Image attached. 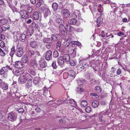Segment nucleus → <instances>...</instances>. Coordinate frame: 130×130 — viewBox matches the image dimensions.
<instances>
[{
	"mask_svg": "<svg viewBox=\"0 0 130 130\" xmlns=\"http://www.w3.org/2000/svg\"><path fill=\"white\" fill-rule=\"evenodd\" d=\"M29 78H31V75L28 73H25L23 75H21L18 79L19 83L20 84L25 83Z\"/></svg>",
	"mask_w": 130,
	"mask_h": 130,
	"instance_id": "f257e3e1",
	"label": "nucleus"
},
{
	"mask_svg": "<svg viewBox=\"0 0 130 130\" xmlns=\"http://www.w3.org/2000/svg\"><path fill=\"white\" fill-rule=\"evenodd\" d=\"M23 48L21 47H17L15 52V55L19 57H21L23 55Z\"/></svg>",
	"mask_w": 130,
	"mask_h": 130,
	"instance_id": "f03ea898",
	"label": "nucleus"
},
{
	"mask_svg": "<svg viewBox=\"0 0 130 130\" xmlns=\"http://www.w3.org/2000/svg\"><path fill=\"white\" fill-rule=\"evenodd\" d=\"M45 56V59L47 60H50L52 59V53L51 50H48L44 54Z\"/></svg>",
	"mask_w": 130,
	"mask_h": 130,
	"instance_id": "7ed1b4c3",
	"label": "nucleus"
},
{
	"mask_svg": "<svg viewBox=\"0 0 130 130\" xmlns=\"http://www.w3.org/2000/svg\"><path fill=\"white\" fill-rule=\"evenodd\" d=\"M19 13L22 18L26 19L28 18L29 15L26 10H22L20 11Z\"/></svg>",
	"mask_w": 130,
	"mask_h": 130,
	"instance_id": "20e7f679",
	"label": "nucleus"
},
{
	"mask_svg": "<svg viewBox=\"0 0 130 130\" xmlns=\"http://www.w3.org/2000/svg\"><path fill=\"white\" fill-rule=\"evenodd\" d=\"M17 117L14 113L10 112L8 114L7 119L8 120L12 122L16 120Z\"/></svg>",
	"mask_w": 130,
	"mask_h": 130,
	"instance_id": "39448f33",
	"label": "nucleus"
},
{
	"mask_svg": "<svg viewBox=\"0 0 130 130\" xmlns=\"http://www.w3.org/2000/svg\"><path fill=\"white\" fill-rule=\"evenodd\" d=\"M61 13V14L64 18H67L70 15L69 11L67 9H64L62 10Z\"/></svg>",
	"mask_w": 130,
	"mask_h": 130,
	"instance_id": "423d86ee",
	"label": "nucleus"
},
{
	"mask_svg": "<svg viewBox=\"0 0 130 130\" xmlns=\"http://www.w3.org/2000/svg\"><path fill=\"white\" fill-rule=\"evenodd\" d=\"M39 64L42 68H45L47 66V63L45 59L43 58L41 59L39 61Z\"/></svg>",
	"mask_w": 130,
	"mask_h": 130,
	"instance_id": "0eeeda50",
	"label": "nucleus"
},
{
	"mask_svg": "<svg viewBox=\"0 0 130 130\" xmlns=\"http://www.w3.org/2000/svg\"><path fill=\"white\" fill-rule=\"evenodd\" d=\"M30 65L36 69L39 70V66L37 63L36 62L35 60H31L30 62Z\"/></svg>",
	"mask_w": 130,
	"mask_h": 130,
	"instance_id": "6e6552de",
	"label": "nucleus"
},
{
	"mask_svg": "<svg viewBox=\"0 0 130 130\" xmlns=\"http://www.w3.org/2000/svg\"><path fill=\"white\" fill-rule=\"evenodd\" d=\"M13 66L17 68L21 69L23 67V64L22 62L19 61H16L15 63L13 64Z\"/></svg>",
	"mask_w": 130,
	"mask_h": 130,
	"instance_id": "1a4fd4ad",
	"label": "nucleus"
},
{
	"mask_svg": "<svg viewBox=\"0 0 130 130\" xmlns=\"http://www.w3.org/2000/svg\"><path fill=\"white\" fill-rule=\"evenodd\" d=\"M32 77L31 76V78H29L28 80L27 83L26 84V87L27 88H30L32 86Z\"/></svg>",
	"mask_w": 130,
	"mask_h": 130,
	"instance_id": "9d476101",
	"label": "nucleus"
},
{
	"mask_svg": "<svg viewBox=\"0 0 130 130\" xmlns=\"http://www.w3.org/2000/svg\"><path fill=\"white\" fill-rule=\"evenodd\" d=\"M44 16L45 18H46L48 16L50 15L51 14V12L48 8H45L44 10Z\"/></svg>",
	"mask_w": 130,
	"mask_h": 130,
	"instance_id": "9b49d317",
	"label": "nucleus"
},
{
	"mask_svg": "<svg viewBox=\"0 0 130 130\" xmlns=\"http://www.w3.org/2000/svg\"><path fill=\"white\" fill-rule=\"evenodd\" d=\"M64 57L63 56L60 57L58 59V63L59 65L62 66L64 64Z\"/></svg>",
	"mask_w": 130,
	"mask_h": 130,
	"instance_id": "f8f14e48",
	"label": "nucleus"
},
{
	"mask_svg": "<svg viewBox=\"0 0 130 130\" xmlns=\"http://www.w3.org/2000/svg\"><path fill=\"white\" fill-rule=\"evenodd\" d=\"M88 65V64L86 62H84L82 63H80L78 67V68L79 69H81L84 70L87 68Z\"/></svg>",
	"mask_w": 130,
	"mask_h": 130,
	"instance_id": "ddd939ff",
	"label": "nucleus"
},
{
	"mask_svg": "<svg viewBox=\"0 0 130 130\" xmlns=\"http://www.w3.org/2000/svg\"><path fill=\"white\" fill-rule=\"evenodd\" d=\"M68 73L69 76L70 77H72V79H73L75 77L76 74L74 71L70 70L68 72Z\"/></svg>",
	"mask_w": 130,
	"mask_h": 130,
	"instance_id": "4468645a",
	"label": "nucleus"
},
{
	"mask_svg": "<svg viewBox=\"0 0 130 130\" xmlns=\"http://www.w3.org/2000/svg\"><path fill=\"white\" fill-rule=\"evenodd\" d=\"M28 59L27 56L26 55H24L21 59V61L22 62L24 63H26L28 61Z\"/></svg>",
	"mask_w": 130,
	"mask_h": 130,
	"instance_id": "2eb2a0df",
	"label": "nucleus"
},
{
	"mask_svg": "<svg viewBox=\"0 0 130 130\" xmlns=\"http://www.w3.org/2000/svg\"><path fill=\"white\" fill-rule=\"evenodd\" d=\"M102 22V19L101 17H99L97 20V23L98 27H100Z\"/></svg>",
	"mask_w": 130,
	"mask_h": 130,
	"instance_id": "dca6fc26",
	"label": "nucleus"
},
{
	"mask_svg": "<svg viewBox=\"0 0 130 130\" xmlns=\"http://www.w3.org/2000/svg\"><path fill=\"white\" fill-rule=\"evenodd\" d=\"M58 7V4L56 3H54L52 5V9L54 11H56L57 10Z\"/></svg>",
	"mask_w": 130,
	"mask_h": 130,
	"instance_id": "f3484780",
	"label": "nucleus"
},
{
	"mask_svg": "<svg viewBox=\"0 0 130 130\" xmlns=\"http://www.w3.org/2000/svg\"><path fill=\"white\" fill-rule=\"evenodd\" d=\"M39 13L37 11H35L33 14V18L35 20H37L39 19Z\"/></svg>",
	"mask_w": 130,
	"mask_h": 130,
	"instance_id": "a211bd4d",
	"label": "nucleus"
},
{
	"mask_svg": "<svg viewBox=\"0 0 130 130\" xmlns=\"http://www.w3.org/2000/svg\"><path fill=\"white\" fill-rule=\"evenodd\" d=\"M68 23L71 25H75L76 23L77 22V21L76 20L74 19H70L68 21Z\"/></svg>",
	"mask_w": 130,
	"mask_h": 130,
	"instance_id": "6ab92c4d",
	"label": "nucleus"
},
{
	"mask_svg": "<svg viewBox=\"0 0 130 130\" xmlns=\"http://www.w3.org/2000/svg\"><path fill=\"white\" fill-rule=\"evenodd\" d=\"M20 40L24 42L26 41V35L24 34H22L20 36Z\"/></svg>",
	"mask_w": 130,
	"mask_h": 130,
	"instance_id": "aec40b11",
	"label": "nucleus"
},
{
	"mask_svg": "<svg viewBox=\"0 0 130 130\" xmlns=\"http://www.w3.org/2000/svg\"><path fill=\"white\" fill-rule=\"evenodd\" d=\"M99 104V102L98 101H95L92 103V106L93 108H96L98 106Z\"/></svg>",
	"mask_w": 130,
	"mask_h": 130,
	"instance_id": "412c9836",
	"label": "nucleus"
},
{
	"mask_svg": "<svg viewBox=\"0 0 130 130\" xmlns=\"http://www.w3.org/2000/svg\"><path fill=\"white\" fill-rule=\"evenodd\" d=\"M64 60H65L67 62H69L70 60V57L68 54L65 55L63 56Z\"/></svg>",
	"mask_w": 130,
	"mask_h": 130,
	"instance_id": "4be33fe9",
	"label": "nucleus"
},
{
	"mask_svg": "<svg viewBox=\"0 0 130 130\" xmlns=\"http://www.w3.org/2000/svg\"><path fill=\"white\" fill-rule=\"evenodd\" d=\"M87 105L88 103L87 101L85 100L83 101L81 103V105L82 107H85Z\"/></svg>",
	"mask_w": 130,
	"mask_h": 130,
	"instance_id": "5701e85b",
	"label": "nucleus"
},
{
	"mask_svg": "<svg viewBox=\"0 0 130 130\" xmlns=\"http://www.w3.org/2000/svg\"><path fill=\"white\" fill-rule=\"evenodd\" d=\"M38 52L32 50H29L28 52V54L29 56H31L32 55L35 54Z\"/></svg>",
	"mask_w": 130,
	"mask_h": 130,
	"instance_id": "b1692460",
	"label": "nucleus"
},
{
	"mask_svg": "<svg viewBox=\"0 0 130 130\" xmlns=\"http://www.w3.org/2000/svg\"><path fill=\"white\" fill-rule=\"evenodd\" d=\"M30 45L32 48H35L37 45V42L36 41H32L30 43Z\"/></svg>",
	"mask_w": 130,
	"mask_h": 130,
	"instance_id": "393cba45",
	"label": "nucleus"
},
{
	"mask_svg": "<svg viewBox=\"0 0 130 130\" xmlns=\"http://www.w3.org/2000/svg\"><path fill=\"white\" fill-rule=\"evenodd\" d=\"M40 82V80L39 78L37 77H36L34 78L33 82L34 84L37 85L39 84Z\"/></svg>",
	"mask_w": 130,
	"mask_h": 130,
	"instance_id": "a878e982",
	"label": "nucleus"
},
{
	"mask_svg": "<svg viewBox=\"0 0 130 130\" xmlns=\"http://www.w3.org/2000/svg\"><path fill=\"white\" fill-rule=\"evenodd\" d=\"M28 72L34 76L36 75V73L33 69L29 68L28 69Z\"/></svg>",
	"mask_w": 130,
	"mask_h": 130,
	"instance_id": "bb28decb",
	"label": "nucleus"
},
{
	"mask_svg": "<svg viewBox=\"0 0 130 130\" xmlns=\"http://www.w3.org/2000/svg\"><path fill=\"white\" fill-rule=\"evenodd\" d=\"M99 120L102 122H105V120L103 118V115L102 114H100L99 115Z\"/></svg>",
	"mask_w": 130,
	"mask_h": 130,
	"instance_id": "cd10ccee",
	"label": "nucleus"
},
{
	"mask_svg": "<svg viewBox=\"0 0 130 130\" xmlns=\"http://www.w3.org/2000/svg\"><path fill=\"white\" fill-rule=\"evenodd\" d=\"M2 89L4 90H6L8 88V86L7 84L4 83H3L2 86Z\"/></svg>",
	"mask_w": 130,
	"mask_h": 130,
	"instance_id": "c85d7f7f",
	"label": "nucleus"
},
{
	"mask_svg": "<svg viewBox=\"0 0 130 130\" xmlns=\"http://www.w3.org/2000/svg\"><path fill=\"white\" fill-rule=\"evenodd\" d=\"M56 23L59 24H62V22L63 21V20L61 19L60 18H57L56 20Z\"/></svg>",
	"mask_w": 130,
	"mask_h": 130,
	"instance_id": "c756f323",
	"label": "nucleus"
},
{
	"mask_svg": "<svg viewBox=\"0 0 130 130\" xmlns=\"http://www.w3.org/2000/svg\"><path fill=\"white\" fill-rule=\"evenodd\" d=\"M5 74L8 72V70L10 69V67L8 66H7L3 68Z\"/></svg>",
	"mask_w": 130,
	"mask_h": 130,
	"instance_id": "7c9ffc66",
	"label": "nucleus"
},
{
	"mask_svg": "<svg viewBox=\"0 0 130 130\" xmlns=\"http://www.w3.org/2000/svg\"><path fill=\"white\" fill-rule=\"evenodd\" d=\"M52 40L51 38H45L44 39L43 42L45 43H48L51 42Z\"/></svg>",
	"mask_w": 130,
	"mask_h": 130,
	"instance_id": "2f4dec72",
	"label": "nucleus"
},
{
	"mask_svg": "<svg viewBox=\"0 0 130 130\" xmlns=\"http://www.w3.org/2000/svg\"><path fill=\"white\" fill-rule=\"evenodd\" d=\"M51 38L52 40L56 41L58 40V36L55 34L52 35Z\"/></svg>",
	"mask_w": 130,
	"mask_h": 130,
	"instance_id": "473e14b6",
	"label": "nucleus"
},
{
	"mask_svg": "<svg viewBox=\"0 0 130 130\" xmlns=\"http://www.w3.org/2000/svg\"><path fill=\"white\" fill-rule=\"evenodd\" d=\"M7 20L5 19L0 20V23L4 25L7 23Z\"/></svg>",
	"mask_w": 130,
	"mask_h": 130,
	"instance_id": "72a5a7b5",
	"label": "nucleus"
},
{
	"mask_svg": "<svg viewBox=\"0 0 130 130\" xmlns=\"http://www.w3.org/2000/svg\"><path fill=\"white\" fill-rule=\"evenodd\" d=\"M85 110L87 113H89L91 111V108L90 107L87 106L86 107Z\"/></svg>",
	"mask_w": 130,
	"mask_h": 130,
	"instance_id": "f704fd0d",
	"label": "nucleus"
},
{
	"mask_svg": "<svg viewBox=\"0 0 130 130\" xmlns=\"http://www.w3.org/2000/svg\"><path fill=\"white\" fill-rule=\"evenodd\" d=\"M73 27L71 26H69L68 27H65V29L68 32H70L72 30Z\"/></svg>",
	"mask_w": 130,
	"mask_h": 130,
	"instance_id": "c9c22d12",
	"label": "nucleus"
},
{
	"mask_svg": "<svg viewBox=\"0 0 130 130\" xmlns=\"http://www.w3.org/2000/svg\"><path fill=\"white\" fill-rule=\"evenodd\" d=\"M71 42V44H75L78 46L80 45L81 44L80 42L77 41H72Z\"/></svg>",
	"mask_w": 130,
	"mask_h": 130,
	"instance_id": "e433bc0d",
	"label": "nucleus"
},
{
	"mask_svg": "<svg viewBox=\"0 0 130 130\" xmlns=\"http://www.w3.org/2000/svg\"><path fill=\"white\" fill-rule=\"evenodd\" d=\"M59 56V54L58 52L56 51H54L53 52V56L54 58L57 57Z\"/></svg>",
	"mask_w": 130,
	"mask_h": 130,
	"instance_id": "4c0bfd02",
	"label": "nucleus"
},
{
	"mask_svg": "<svg viewBox=\"0 0 130 130\" xmlns=\"http://www.w3.org/2000/svg\"><path fill=\"white\" fill-rule=\"evenodd\" d=\"M70 64L71 66H74L76 65V62L72 60H70Z\"/></svg>",
	"mask_w": 130,
	"mask_h": 130,
	"instance_id": "58836bf2",
	"label": "nucleus"
},
{
	"mask_svg": "<svg viewBox=\"0 0 130 130\" xmlns=\"http://www.w3.org/2000/svg\"><path fill=\"white\" fill-rule=\"evenodd\" d=\"M95 90L98 92H100L101 91V88L99 86H96Z\"/></svg>",
	"mask_w": 130,
	"mask_h": 130,
	"instance_id": "ea45409f",
	"label": "nucleus"
},
{
	"mask_svg": "<svg viewBox=\"0 0 130 130\" xmlns=\"http://www.w3.org/2000/svg\"><path fill=\"white\" fill-rule=\"evenodd\" d=\"M69 76V74L67 72H64L63 74V77L65 79H67Z\"/></svg>",
	"mask_w": 130,
	"mask_h": 130,
	"instance_id": "a19ab883",
	"label": "nucleus"
},
{
	"mask_svg": "<svg viewBox=\"0 0 130 130\" xmlns=\"http://www.w3.org/2000/svg\"><path fill=\"white\" fill-rule=\"evenodd\" d=\"M77 91L78 93H81L83 92L84 90L83 89L80 87H78L77 89Z\"/></svg>",
	"mask_w": 130,
	"mask_h": 130,
	"instance_id": "79ce46f5",
	"label": "nucleus"
},
{
	"mask_svg": "<svg viewBox=\"0 0 130 130\" xmlns=\"http://www.w3.org/2000/svg\"><path fill=\"white\" fill-rule=\"evenodd\" d=\"M68 103L74 105H75L76 104V102L73 99H70V100L69 101Z\"/></svg>",
	"mask_w": 130,
	"mask_h": 130,
	"instance_id": "37998d69",
	"label": "nucleus"
},
{
	"mask_svg": "<svg viewBox=\"0 0 130 130\" xmlns=\"http://www.w3.org/2000/svg\"><path fill=\"white\" fill-rule=\"evenodd\" d=\"M5 55V53L4 51L0 48V55L4 56Z\"/></svg>",
	"mask_w": 130,
	"mask_h": 130,
	"instance_id": "c03bdc74",
	"label": "nucleus"
},
{
	"mask_svg": "<svg viewBox=\"0 0 130 130\" xmlns=\"http://www.w3.org/2000/svg\"><path fill=\"white\" fill-rule=\"evenodd\" d=\"M0 46L2 48H3L5 46V43L2 41H0Z\"/></svg>",
	"mask_w": 130,
	"mask_h": 130,
	"instance_id": "a18cd8bd",
	"label": "nucleus"
},
{
	"mask_svg": "<svg viewBox=\"0 0 130 130\" xmlns=\"http://www.w3.org/2000/svg\"><path fill=\"white\" fill-rule=\"evenodd\" d=\"M60 32L61 33V34L62 35H64L65 34V30L64 29V28L61 29H60Z\"/></svg>",
	"mask_w": 130,
	"mask_h": 130,
	"instance_id": "49530a36",
	"label": "nucleus"
},
{
	"mask_svg": "<svg viewBox=\"0 0 130 130\" xmlns=\"http://www.w3.org/2000/svg\"><path fill=\"white\" fill-rule=\"evenodd\" d=\"M62 101L61 100H59L55 102V103L57 105H59L62 103Z\"/></svg>",
	"mask_w": 130,
	"mask_h": 130,
	"instance_id": "de8ad7c7",
	"label": "nucleus"
},
{
	"mask_svg": "<svg viewBox=\"0 0 130 130\" xmlns=\"http://www.w3.org/2000/svg\"><path fill=\"white\" fill-rule=\"evenodd\" d=\"M6 29L5 27H1L0 25V31L2 32L3 31H5L6 30Z\"/></svg>",
	"mask_w": 130,
	"mask_h": 130,
	"instance_id": "09e8293b",
	"label": "nucleus"
},
{
	"mask_svg": "<svg viewBox=\"0 0 130 130\" xmlns=\"http://www.w3.org/2000/svg\"><path fill=\"white\" fill-rule=\"evenodd\" d=\"M15 76H19L21 75V73H20V71H16L15 72Z\"/></svg>",
	"mask_w": 130,
	"mask_h": 130,
	"instance_id": "8fccbe9b",
	"label": "nucleus"
},
{
	"mask_svg": "<svg viewBox=\"0 0 130 130\" xmlns=\"http://www.w3.org/2000/svg\"><path fill=\"white\" fill-rule=\"evenodd\" d=\"M52 66L54 69L56 68L57 66L56 64V61H54L52 63Z\"/></svg>",
	"mask_w": 130,
	"mask_h": 130,
	"instance_id": "3c124183",
	"label": "nucleus"
},
{
	"mask_svg": "<svg viewBox=\"0 0 130 130\" xmlns=\"http://www.w3.org/2000/svg\"><path fill=\"white\" fill-rule=\"evenodd\" d=\"M59 122L61 124L64 123H65V120L63 119H61L59 120Z\"/></svg>",
	"mask_w": 130,
	"mask_h": 130,
	"instance_id": "603ef678",
	"label": "nucleus"
},
{
	"mask_svg": "<svg viewBox=\"0 0 130 130\" xmlns=\"http://www.w3.org/2000/svg\"><path fill=\"white\" fill-rule=\"evenodd\" d=\"M121 72L122 71L121 69L120 68H119L117 70V74L118 75H119L121 73Z\"/></svg>",
	"mask_w": 130,
	"mask_h": 130,
	"instance_id": "864d4df0",
	"label": "nucleus"
},
{
	"mask_svg": "<svg viewBox=\"0 0 130 130\" xmlns=\"http://www.w3.org/2000/svg\"><path fill=\"white\" fill-rule=\"evenodd\" d=\"M86 78L88 79H89L90 78V76L89 75V74L88 73H87V74H86L85 75Z\"/></svg>",
	"mask_w": 130,
	"mask_h": 130,
	"instance_id": "5fc2aeb1",
	"label": "nucleus"
},
{
	"mask_svg": "<svg viewBox=\"0 0 130 130\" xmlns=\"http://www.w3.org/2000/svg\"><path fill=\"white\" fill-rule=\"evenodd\" d=\"M18 113H23L24 111V110L22 108H21L19 109L18 110Z\"/></svg>",
	"mask_w": 130,
	"mask_h": 130,
	"instance_id": "6e6d98bb",
	"label": "nucleus"
},
{
	"mask_svg": "<svg viewBox=\"0 0 130 130\" xmlns=\"http://www.w3.org/2000/svg\"><path fill=\"white\" fill-rule=\"evenodd\" d=\"M15 47L14 46H13L11 48V51L14 52L15 53L16 52V50H15Z\"/></svg>",
	"mask_w": 130,
	"mask_h": 130,
	"instance_id": "4d7b16f0",
	"label": "nucleus"
},
{
	"mask_svg": "<svg viewBox=\"0 0 130 130\" xmlns=\"http://www.w3.org/2000/svg\"><path fill=\"white\" fill-rule=\"evenodd\" d=\"M117 35L119 36H123L124 35V34L121 32H119L117 33Z\"/></svg>",
	"mask_w": 130,
	"mask_h": 130,
	"instance_id": "13d9d810",
	"label": "nucleus"
},
{
	"mask_svg": "<svg viewBox=\"0 0 130 130\" xmlns=\"http://www.w3.org/2000/svg\"><path fill=\"white\" fill-rule=\"evenodd\" d=\"M106 33L105 34V32L104 31H102V32L101 36L102 37H104L106 36Z\"/></svg>",
	"mask_w": 130,
	"mask_h": 130,
	"instance_id": "bf43d9fd",
	"label": "nucleus"
},
{
	"mask_svg": "<svg viewBox=\"0 0 130 130\" xmlns=\"http://www.w3.org/2000/svg\"><path fill=\"white\" fill-rule=\"evenodd\" d=\"M41 3L40 2H38L36 5V6L37 7H39L41 5Z\"/></svg>",
	"mask_w": 130,
	"mask_h": 130,
	"instance_id": "052dcab7",
	"label": "nucleus"
},
{
	"mask_svg": "<svg viewBox=\"0 0 130 130\" xmlns=\"http://www.w3.org/2000/svg\"><path fill=\"white\" fill-rule=\"evenodd\" d=\"M59 30L63 28H64V26H63L62 24H59Z\"/></svg>",
	"mask_w": 130,
	"mask_h": 130,
	"instance_id": "680f3d73",
	"label": "nucleus"
},
{
	"mask_svg": "<svg viewBox=\"0 0 130 130\" xmlns=\"http://www.w3.org/2000/svg\"><path fill=\"white\" fill-rule=\"evenodd\" d=\"M6 6L4 5H3L2 6V7H1V10H5L6 9Z\"/></svg>",
	"mask_w": 130,
	"mask_h": 130,
	"instance_id": "e2e57ef3",
	"label": "nucleus"
},
{
	"mask_svg": "<svg viewBox=\"0 0 130 130\" xmlns=\"http://www.w3.org/2000/svg\"><path fill=\"white\" fill-rule=\"evenodd\" d=\"M4 74H5V73L2 68L0 71V75H2Z\"/></svg>",
	"mask_w": 130,
	"mask_h": 130,
	"instance_id": "0e129e2a",
	"label": "nucleus"
},
{
	"mask_svg": "<svg viewBox=\"0 0 130 130\" xmlns=\"http://www.w3.org/2000/svg\"><path fill=\"white\" fill-rule=\"evenodd\" d=\"M14 53H15V52H12L11 51H10V52L9 54L11 57H13V56L14 55Z\"/></svg>",
	"mask_w": 130,
	"mask_h": 130,
	"instance_id": "69168bd1",
	"label": "nucleus"
},
{
	"mask_svg": "<svg viewBox=\"0 0 130 130\" xmlns=\"http://www.w3.org/2000/svg\"><path fill=\"white\" fill-rule=\"evenodd\" d=\"M35 111L37 112H39L41 111L40 109L39 108H36L35 109Z\"/></svg>",
	"mask_w": 130,
	"mask_h": 130,
	"instance_id": "338daca9",
	"label": "nucleus"
},
{
	"mask_svg": "<svg viewBox=\"0 0 130 130\" xmlns=\"http://www.w3.org/2000/svg\"><path fill=\"white\" fill-rule=\"evenodd\" d=\"M101 104L102 105H105L106 104V102L105 101H102L101 102Z\"/></svg>",
	"mask_w": 130,
	"mask_h": 130,
	"instance_id": "774afa93",
	"label": "nucleus"
}]
</instances>
